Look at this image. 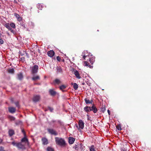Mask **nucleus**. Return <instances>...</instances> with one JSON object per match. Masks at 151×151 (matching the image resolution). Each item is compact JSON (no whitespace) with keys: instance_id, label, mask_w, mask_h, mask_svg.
I'll use <instances>...</instances> for the list:
<instances>
[{"instance_id":"1","label":"nucleus","mask_w":151,"mask_h":151,"mask_svg":"<svg viewBox=\"0 0 151 151\" xmlns=\"http://www.w3.org/2000/svg\"><path fill=\"white\" fill-rule=\"evenodd\" d=\"M55 139L56 143L57 145L61 147H64L65 146V142L63 139L58 137H55Z\"/></svg>"},{"instance_id":"2","label":"nucleus","mask_w":151,"mask_h":151,"mask_svg":"<svg viewBox=\"0 0 151 151\" xmlns=\"http://www.w3.org/2000/svg\"><path fill=\"white\" fill-rule=\"evenodd\" d=\"M12 144L14 146H16L19 149H23L25 148V145L23 144L22 142L17 143L14 141L12 142Z\"/></svg>"},{"instance_id":"3","label":"nucleus","mask_w":151,"mask_h":151,"mask_svg":"<svg viewBox=\"0 0 151 151\" xmlns=\"http://www.w3.org/2000/svg\"><path fill=\"white\" fill-rule=\"evenodd\" d=\"M78 125L79 127L77 125L76 127L78 130L79 131L81 129H83L84 127V123L83 121L81 119L79 120L78 122Z\"/></svg>"},{"instance_id":"4","label":"nucleus","mask_w":151,"mask_h":151,"mask_svg":"<svg viewBox=\"0 0 151 151\" xmlns=\"http://www.w3.org/2000/svg\"><path fill=\"white\" fill-rule=\"evenodd\" d=\"M4 26L7 28L11 32L13 33L14 34H15L16 33V31L14 30L12 28L10 27L9 24L8 23H6L4 25Z\"/></svg>"},{"instance_id":"5","label":"nucleus","mask_w":151,"mask_h":151,"mask_svg":"<svg viewBox=\"0 0 151 151\" xmlns=\"http://www.w3.org/2000/svg\"><path fill=\"white\" fill-rule=\"evenodd\" d=\"M47 130L48 132L51 134L56 136L58 134L57 132L52 129H48Z\"/></svg>"},{"instance_id":"6","label":"nucleus","mask_w":151,"mask_h":151,"mask_svg":"<svg viewBox=\"0 0 151 151\" xmlns=\"http://www.w3.org/2000/svg\"><path fill=\"white\" fill-rule=\"evenodd\" d=\"M88 58H89L88 60V58L86 60L90 62L91 64H93L95 61V58L94 57L91 55L90 56H89Z\"/></svg>"},{"instance_id":"7","label":"nucleus","mask_w":151,"mask_h":151,"mask_svg":"<svg viewBox=\"0 0 151 151\" xmlns=\"http://www.w3.org/2000/svg\"><path fill=\"white\" fill-rule=\"evenodd\" d=\"M88 54V52L86 50H84L82 52V55L84 60H86L87 58H88L89 55Z\"/></svg>"},{"instance_id":"8","label":"nucleus","mask_w":151,"mask_h":151,"mask_svg":"<svg viewBox=\"0 0 151 151\" xmlns=\"http://www.w3.org/2000/svg\"><path fill=\"white\" fill-rule=\"evenodd\" d=\"M38 67L37 65H34L32 68V73L33 74L36 73L37 72Z\"/></svg>"},{"instance_id":"9","label":"nucleus","mask_w":151,"mask_h":151,"mask_svg":"<svg viewBox=\"0 0 151 151\" xmlns=\"http://www.w3.org/2000/svg\"><path fill=\"white\" fill-rule=\"evenodd\" d=\"M40 99V96L38 95H35L33 98V101L35 102L38 101Z\"/></svg>"},{"instance_id":"10","label":"nucleus","mask_w":151,"mask_h":151,"mask_svg":"<svg viewBox=\"0 0 151 151\" xmlns=\"http://www.w3.org/2000/svg\"><path fill=\"white\" fill-rule=\"evenodd\" d=\"M73 72L74 74L77 78L79 79L81 78L80 74L77 70H73Z\"/></svg>"},{"instance_id":"11","label":"nucleus","mask_w":151,"mask_h":151,"mask_svg":"<svg viewBox=\"0 0 151 151\" xmlns=\"http://www.w3.org/2000/svg\"><path fill=\"white\" fill-rule=\"evenodd\" d=\"M26 136H24V137L21 140V142H24L26 144L28 145L29 142L28 139L26 138Z\"/></svg>"},{"instance_id":"12","label":"nucleus","mask_w":151,"mask_h":151,"mask_svg":"<svg viewBox=\"0 0 151 151\" xmlns=\"http://www.w3.org/2000/svg\"><path fill=\"white\" fill-rule=\"evenodd\" d=\"M84 110L86 112L88 113L91 111V107L88 106H86L84 108Z\"/></svg>"},{"instance_id":"13","label":"nucleus","mask_w":151,"mask_h":151,"mask_svg":"<svg viewBox=\"0 0 151 151\" xmlns=\"http://www.w3.org/2000/svg\"><path fill=\"white\" fill-rule=\"evenodd\" d=\"M8 109L9 112L12 113H14L16 110V109L13 107H9Z\"/></svg>"},{"instance_id":"14","label":"nucleus","mask_w":151,"mask_h":151,"mask_svg":"<svg viewBox=\"0 0 151 151\" xmlns=\"http://www.w3.org/2000/svg\"><path fill=\"white\" fill-rule=\"evenodd\" d=\"M54 54L55 52L52 50L49 51L47 52V54L48 55V56L50 57H53L54 55Z\"/></svg>"},{"instance_id":"15","label":"nucleus","mask_w":151,"mask_h":151,"mask_svg":"<svg viewBox=\"0 0 151 151\" xmlns=\"http://www.w3.org/2000/svg\"><path fill=\"white\" fill-rule=\"evenodd\" d=\"M49 92L50 94L52 96H55L56 94V92L55 91L54 89H50L49 90Z\"/></svg>"},{"instance_id":"16","label":"nucleus","mask_w":151,"mask_h":151,"mask_svg":"<svg viewBox=\"0 0 151 151\" xmlns=\"http://www.w3.org/2000/svg\"><path fill=\"white\" fill-rule=\"evenodd\" d=\"M54 84H59L61 83V82L59 79H56L53 81Z\"/></svg>"},{"instance_id":"17","label":"nucleus","mask_w":151,"mask_h":151,"mask_svg":"<svg viewBox=\"0 0 151 151\" xmlns=\"http://www.w3.org/2000/svg\"><path fill=\"white\" fill-rule=\"evenodd\" d=\"M91 109H92L91 111H93V113H96L98 111L97 108L94 105H93V106L91 107Z\"/></svg>"},{"instance_id":"18","label":"nucleus","mask_w":151,"mask_h":151,"mask_svg":"<svg viewBox=\"0 0 151 151\" xmlns=\"http://www.w3.org/2000/svg\"><path fill=\"white\" fill-rule=\"evenodd\" d=\"M84 65L87 67H89L90 68H92L93 66L91 65L87 61H84Z\"/></svg>"},{"instance_id":"19","label":"nucleus","mask_w":151,"mask_h":151,"mask_svg":"<svg viewBox=\"0 0 151 151\" xmlns=\"http://www.w3.org/2000/svg\"><path fill=\"white\" fill-rule=\"evenodd\" d=\"M75 141V139L73 137H70L69 138V142L70 144H73Z\"/></svg>"},{"instance_id":"20","label":"nucleus","mask_w":151,"mask_h":151,"mask_svg":"<svg viewBox=\"0 0 151 151\" xmlns=\"http://www.w3.org/2000/svg\"><path fill=\"white\" fill-rule=\"evenodd\" d=\"M56 69L57 73H62L63 72L62 69L60 66H57L56 67Z\"/></svg>"},{"instance_id":"21","label":"nucleus","mask_w":151,"mask_h":151,"mask_svg":"<svg viewBox=\"0 0 151 151\" xmlns=\"http://www.w3.org/2000/svg\"><path fill=\"white\" fill-rule=\"evenodd\" d=\"M59 88L60 90L62 91L63 92H64L65 91L64 90V89L66 88V86L63 85L59 86Z\"/></svg>"},{"instance_id":"22","label":"nucleus","mask_w":151,"mask_h":151,"mask_svg":"<svg viewBox=\"0 0 151 151\" xmlns=\"http://www.w3.org/2000/svg\"><path fill=\"white\" fill-rule=\"evenodd\" d=\"M42 142L43 144L44 145H47L48 143V140L46 138H42Z\"/></svg>"},{"instance_id":"23","label":"nucleus","mask_w":151,"mask_h":151,"mask_svg":"<svg viewBox=\"0 0 151 151\" xmlns=\"http://www.w3.org/2000/svg\"><path fill=\"white\" fill-rule=\"evenodd\" d=\"M18 78L20 80H22L23 78L22 74L21 73H19L17 75Z\"/></svg>"},{"instance_id":"24","label":"nucleus","mask_w":151,"mask_h":151,"mask_svg":"<svg viewBox=\"0 0 151 151\" xmlns=\"http://www.w3.org/2000/svg\"><path fill=\"white\" fill-rule=\"evenodd\" d=\"M14 16L16 17L17 19V20L18 21H20L22 20L21 18L20 17L19 15L16 13L14 14Z\"/></svg>"},{"instance_id":"25","label":"nucleus","mask_w":151,"mask_h":151,"mask_svg":"<svg viewBox=\"0 0 151 151\" xmlns=\"http://www.w3.org/2000/svg\"><path fill=\"white\" fill-rule=\"evenodd\" d=\"M32 79L33 81H36L37 80H39L40 79V78L39 76H36L33 77Z\"/></svg>"},{"instance_id":"26","label":"nucleus","mask_w":151,"mask_h":151,"mask_svg":"<svg viewBox=\"0 0 151 151\" xmlns=\"http://www.w3.org/2000/svg\"><path fill=\"white\" fill-rule=\"evenodd\" d=\"M9 134L10 136H12L14 134V131L12 129L9 130Z\"/></svg>"},{"instance_id":"27","label":"nucleus","mask_w":151,"mask_h":151,"mask_svg":"<svg viewBox=\"0 0 151 151\" xmlns=\"http://www.w3.org/2000/svg\"><path fill=\"white\" fill-rule=\"evenodd\" d=\"M84 100L86 104H92L93 101L92 100H91V101H90L89 99H88L86 98H85L84 99Z\"/></svg>"},{"instance_id":"28","label":"nucleus","mask_w":151,"mask_h":151,"mask_svg":"<svg viewBox=\"0 0 151 151\" xmlns=\"http://www.w3.org/2000/svg\"><path fill=\"white\" fill-rule=\"evenodd\" d=\"M9 25L10 27H11V28L12 27L14 29L16 27L15 24L14 23H11L10 24H9Z\"/></svg>"},{"instance_id":"29","label":"nucleus","mask_w":151,"mask_h":151,"mask_svg":"<svg viewBox=\"0 0 151 151\" xmlns=\"http://www.w3.org/2000/svg\"><path fill=\"white\" fill-rule=\"evenodd\" d=\"M78 85L76 83H75L73 84V87L74 89L75 90H77L78 88Z\"/></svg>"},{"instance_id":"30","label":"nucleus","mask_w":151,"mask_h":151,"mask_svg":"<svg viewBox=\"0 0 151 151\" xmlns=\"http://www.w3.org/2000/svg\"><path fill=\"white\" fill-rule=\"evenodd\" d=\"M37 7L38 9L40 10H42L43 8V6L40 4H38L37 5Z\"/></svg>"},{"instance_id":"31","label":"nucleus","mask_w":151,"mask_h":151,"mask_svg":"<svg viewBox=\"0 0 151 151\" xmlns=\"http://www.w3.org/2000/svg\"><path fill=\"white\" fill-rule=\"evenodd\" d=\"M90 151H95V147L93 145H91L89 148Z\"/></svg>"},{"instance_id":"32","label":"nucleus","mask_w":151,"mask_h":151,"mask_svg":"<svg viewBox=\"0 0 151 151\" xmlns=\"http://www.w3.org/2000/svg\"><path fill=\"white\" fill-rule=\"evenodd\" d=\"M22 124V122L21 121L18 120L16 121L15 124L17 125H21Z\"/></svg>"},{"instance_id":"33","label":"nucleus","mask_w":151,"mask_h":151,"mask_svg":"<svg viewBox=\"0 0 151 151\" xmlns=\"http://www.w3.org/2000/svg\"><path fill=\"white\" fill-rule=\"evenodd\" d=\"M9 118L11 121H14L15 119V118L14 117L12 116H9Z\"/></svg>"},{"instance_id":"34","label":"nucleus","mask_w":151,"mask_h":151,"mask_svg":"<svg viewBox=\"0 0 151 151\" xmlns=\"http://www.w3.org/2000/svg\"><path fill=\"white\" fill-rule=\"evenodd\" d=\"M106 110V109L105 106H102L101 108V111L103 112L104 113Z\"/></svg>"},{"instance_id":"35","label":"nucleus","mask_w":151,"mask_h":151,"mask_svg":"<svg viewBox=\"0 0 151 151\" xmlns=\"http://www.w3.org/2000/svg\"><path fill=\"white\" fill-rule=\"evenodd\" d=\"M8 72L9 73H13L14 72V69L13 68L9 69L8 70Z\"/></svg>"},{"instance_id":"36","label":"nucleus","mask_w":151,"mask_h":151,"mask_svg":"<svg viewBox=\"0 0 151 151\" xmlns=\"http://www.w3.org/2000/svg\"><path fill=\"white\" fill-rule=\"evenodd\" d=\"M47 150V151H54V149L50 147H48Z\"/></svg>"},{"instance_id":"37","label":"nucleus","mask_w":151,"mask_h":151,"mask_svg":"<svg viewBox=\"0 0 151 151\" xmlns=\"http://www.w3.org/2000/svg\"><path fill=\"white\" fill-rule=\"evenodd\" d=\"M60 125L62 126L63 125V123L60 121L58 120L57 122Z\"/></svg>"},{"instance_id":"38","label":"nucleus","mask_w":151,"mask_h":151,"mask_svg":"<svg viewBox=\"0 0 151 151\" xmlns=\"http://www.w3.org/2000/svg\"><path fill=\"white\" fill-rule=\"evenodd\" d=\"M22 133L23 134L24 136H26V133L25 132V131L24 130V129H22Z\"/></svg>"},{"instance_id":"39","label":"nucleus","mask_w":151,"mask_h":151,"mask_svg":"<svg viewBox=\"0 0 151 151\" xmlns=\"http://www.w3.org/2000/svg\"><path fill=\"white\" fill-rule=\"evenodd\" d=\"M116 127L117 129L119 131H120L122 129L121 127L119 126H117Z\"/></svg>"},{"instance_id":"40","label":"nucleus","mask_w":151,"mask_h":151,"mask_svg":"<svg viewBox=\"0 0 151 151\" xmlns=\"http://www.w3.org/2000/svg\"><path fill=\"white\" fill-rule=\"evenodd\" d=\"M57 58V60L58 61H60V60H61V58H60V56H58L57 58Z\"/></svg>"},{"instance_id":"41","label":"nucleus","mask_w":151,"mask_h":151,"mask_svg":"<svg viewBox=\"0 0 151 151\" xmlns=\"http://www.w3.org/2000/svg\"><path fill=\"white\" fill-rule=\"evenodd\" d=\"M48 109L49 110H50V111L51 112H52L53 111V108H52L51 107H49L48 108Z\"/></svg>"},{"instance_id":"42","label":"nucleus","mask_w":151,"mask_h":151,"mask_svg":"<svg viewBox=\"0 0 151 151\" xmlns=\"http://www.w3.org/2000/svg\"><path fill=\"white\" fill-rule=\"evenodd\" d=\"M4 43V41L1 39H0V44H3Z\"/></svg>"},{"instance_id":"43","label":"nucleus","mask_w":151,"mask_h":151,"mask_svg":"<svg viewBox=\"0 0 151 151\" xmlns=\"http://www.w3.org/2000/svg\"><path fill=\"white\" fill-rule=\"evenodd\" d=\"M79 146H76L75 147H74V148L76 150H78L79 149H78V147Z\"/></svg>"},{"instance_id":"44","label":"nucleus","mask_w":151,"mask_h":151,"mask_svg":"<svg viewBox=\"0 0 151 151\" xmlns=\"http://www.w3.org/2000/svg\"><path fill=\"white\" fill-rule=\"evenodd\" d=\"M16 106L18 107H19V104L18 102H16L15 103Z\"/></svg>"},{"instance_id":"45","label":"nucleus","mask_w":151,"mask_h":151,"mask_svg":"<svg viewBox=\"0 0 151 151\" xmlns=\"http://www.w3.org/2000/svg\"><path fill=\"white\" fill-rule=\"evenodd\" d=\"M0 151H5L4 150V148L2 147H0Z\"/></svg>"},{"instance_id":"46","label":"nucleus","mask_w":151,"mask_h":151,"mask_svg":"<svg viewBox=\"0 0 151 151\" xmlns=\"http://www.w3.org/2000/svg\"><path fill=\"white\" fill-rule=\"evenodd\" d=\"M127 150L125 148H123L121 149V151H127Z\"/></svg>"},{"instance_id":"47","label":"nucleus","mask_w":151,"mask_h":151,"mask_svg":"<svg viewBox=\"0 0 151 151\" xmlns=\"http://www.w3.org/2000/svg\"><path fill=\"white\" fill-rule=\"evenodd\" d=\"M55 122V121L54 120H52V121H51V122L50 123H54Z\"/></svg>"},{"instance_id":"48","label":"nucleus","mask_w":151,"mask_h":151,"mask_svg":"<svg viewBox=\"0 0 151 151\" xmlns=\"http://www.w3.org/2000/svg\"><path fill=\"white\" fill-rule=\"evenodd\" d=\"M107 111H108V114H109V115H110V111L109 110H108Z\"/></svg>"},{"instance_id":"49","label":"nucleus","mask_w":151,"mask_h":151,"mask_svg":"<svg viewBox=\"0 0 151 151\" xmlns=\"http://www.w3.org/2000/svg\"><path fill=\"white\" fill-rule=\"evenodd\" d=\"M2 142V140L0 138V143H1Z\"/></svg>"},{"instance_id":"50","label":"nucleus","mask_w":151,"mask_h":151,"mask_svg":"<svg viewBox=\"0 0 151 151\" xmlns=\"http://www.w3.org/2000/svg\"><path fill=\"white\" fill-rule=\"evenodd\" d=\"M21 59L22 60L23 59H24V57H22L21 58Z\"/></svg>"},{"instance_id":"51","label":"nucleus","mask_w":151,"mask_h":151,"mask_svg":"<svg viewBox=\"0 0 151 151\" xmlns=\"http://www.w3.org/2000/svg\"><path fill=\"white\" fill-rule=\"evenodd\" d=\"M34 84H37V83H34Z\"/></svg>"},{"instance_id":"52","label":"nucleus","mask_w":151,"mask_h":151,"mask_svg":"<svg viewBox=\"0 0 151 151\" xmlns=\"http://www.w3.org/2000/svg\"><path fill=\"white\" fill-rule=\"evenodd\" d=\"M14 2L15 3H17V1L15 0L14 1Z\"/></svg>"}]
</instances>
